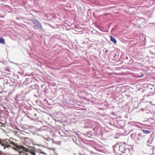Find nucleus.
<instances>
[{
	"label": "nucleus",
	"instance_id": "0eeeda50",
	"mask_svg": "<svg viewBox=\"0 0 155 155\" xmlns=\"http://www.w3.org/2000/svg\"><path fill=\"white\" fill-rule=\"evenodd\" d=\"M143 76V74H141L140 75H138V77L139 78H142Z\"/></svg>",
	"mask_w": 155,
	"mask_h": 155
},
{
	"label": "nucleus",
	"instance_id": "9b49d317",
	"mask_svg": "<svg viewBox=\"0 0 155 155\" xmlns=\"http://www.w3.org/2000/svg\"><path fill=\"white\" fill-rule=\"evenodd\" d=\"M55 120L56 121H57L58 122H59L60 121L58 120H57V119H55Z\"/></svg>",
	"mask_w": 155,
	"mask_h": 155
},
{
	"label": "nucleus",
	"instance_id": "1a4fd4ad",
	"mask_svg": "<svg viewBox=\"0 0 155 155\" xmlns=\"http://www.w3.org/2000/svg\"><path fill=\"white\" fill-rule=\"evenodd\" d=\"M117 145H116V144L115 145L113 146V148L114 150L115 148L117 147Z\"/></svg>",
	"mask_w": 155,
	"mask_h": 155
},
{
	"label": "nucleus",
	"instance_id": "39448f33",
	"mask_svg": "<svg viewBox=\"0 0 155 155\" xmlns=\"http://www.w3.org/2000/svg\"><path fill=\"white\" fill-rule=\"evenodd\" d=\"M0 43L4 44H5V41L4 39L2 38H0Z\"/></svg>",
	"mask_w": 155,
	"mask_h": 155
},
{
	"label": "nucleus",
	"instance_id": "ddd939ff",
	"mask_svg": "<svg viewBox=\"0 0 155 155\" xmlns=\"http://www.w3.org/2000/svg\"><path fill=\"white\" fill-rule=\"evenodd\" d=\"M106 52H107V50H106Z\"/></svg>",
	"mask_w": 155,
	"mask_h": 155
},
{
	"label": "nucleus",
	"instance_id": "f257e3e1",
	"mask_svg": "<svg viewBox=\"0 0 155 155\" xmlns=\"http://www.w3.org/2000/svg\"><path fill=\"white\" fill-rule=\"evenodd\" d=\"M119 150L122 153L120 155H130V150L127 145L124 143H120L119 146Z\"/></svg>",
	"mask_w": 155,
	"mask_h": 155
},
{
	"label": "nucleus",
	"instance_id": "f8f14e48",
	"mask_svg": "<svg viewBox=\"0 0 155 155\" xmlns=\"http://www.w3.org/2000/svg\"><path fill=\"white\" fill-rule=\"evenodd\" d=\"M55 150H56V149H55V148H54L53 149V151H54Z\"/></svg>",
	"mask_w": 155,
	"mask_h": 155
},
{
	"label": "nucleus",
	"instance_id": "7ed1b4c3",
	"mask_svg": "<svg viewBox=\"0 0 155 155\" xmlns=\"http://www.w3.org/2000/svg\"><path fill=\"white\" fill-rule=\"evenodd\" d=\"M110 37L111 41L113 42L115 44H116L117 43V41L115 38L111 36H110Z\"/></svg>",
	"mask_w": 155,
	"mask_h": 155
},
{
	"label": "nucleus",
	"instance_id": "4468645a",
	"mask_svg": "<svg viewBox=\"0 0 155 155\" xmlns=\"http://www.w3.org/2000/svg\"><path fill=\"white\" fill-rule=\"evenodd\" d=\"M0 144H1V142H0Z\"/></svg>",
	"mask_w": 155,
	"mask_h": 155
},
{
	"label": "nucleus",
	"instance_id": "f03ea898",
	"mask_svg": "<svg viewBox=\"0 0 155 155\" xmlns=\"http://www.w3.org/2000/svg\"><path fill=\"white\" fill-rule=\"evenodd\" d=\"M134 136L136 137L137 139L139 140H140L142 137L144 136L142 135V133L141 132H140L137 135H135Z\"/></svg>",
	"mask_w": 155,
	"mask_h": 155
},
{
	"label": "nucleus",
	"instance_id": "423d86ee",
	"mask_svg": "<svg viewBox=\"0 0 155 155\" xmlns=\"http://www.w3.org/2000/svg\"><path fill=\"white\" fill-rule=\"evenodd\" d=\"M118 55H117V54H114V57L113 58V60H116V59H117V58H118Z\"/></svg>",
	"mask_w": 155,
	"mask_h": 155
},
{
	"label": "nucleus",
	"instance_id": "9d476101",
	"mask_svg": "<svg viewBox=\"0 0 155 155\" xmlns=\"http://www.w3.org/2000/svg\"><path fill=\"white\" fill-rule=\"evenodd\" d=\"M135 134H132L131 135V137H133V136L134 135H135Z\"/></svg>",
	"mask_w": 155,
	"mask_h": 155
},
{
	"label": "nucleus",
	"instance_id": "6e6552de",
	"mask_svg": "<svg viewBox=\"0 0 155 155\" xmlns=\"http://www.w3.org/2000/svg\"><path fill=\"white\" fill-rule=\"evenodd\" d=\"M17 148L19 149H21V148H24V147H23V146H18Z\"/></svg>",
	"mask_w": 155,
	"mask_h": 155
},
{
	"label": "nucleus",
	"instance_id": "20e7f679",
	"mask_svg": "<svg viewBox=\"0 0 155 155\" xmlns=\"http://www.w3.org/2000/svg\"><path fill=\"white\" fill-rule=\"evenodd\" d=\"M142 131H143V133H145L146 134H149L150 133V131L146 130H142Z\"/></svg>",
	"mask_w": 155,
	"mask_h": 155
}]
</instances>
